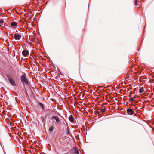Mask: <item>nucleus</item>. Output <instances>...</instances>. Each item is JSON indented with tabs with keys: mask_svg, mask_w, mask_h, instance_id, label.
<instances>
[{
	"mask_svg": "<svg viewBox=\"0 0 154 154\" xmlns=\"http://www.w3.org/2000/svg\"><path fill=\"white\" fill-rule=\"evenodd\" d=\"M143 88H140L139 91L140 93H143Z\"/></svg>",
	"mask_w": 154,
	"mask_h": 154,
	"instance_id": "12",
	"label": "nucleus"
},
{
	"mask_svg": "<svg viewBox=\"0 0 154 154\" xmlns=\"http://www.w3.org/2000/svg\"><path fill=\"white\" fill-rule=\"evenodd\" d=\"M137 0H135V5H137Z\"/></svg>",
	"mask_w": 154,
	"mask_h": 154,
	"instance_id": "18",
	"label": "nucleus"
},
{
	"mask_svg": "<svg viewBox=\"0 0 154 154\" xmlns=\"http://www.w3.org/2000/svg\"><path fill=\"white\" fill-rule=\"evenodd\" d=\"M96 113L97 114H99V112H96Z\"/></svg>",
	"mask_w": 154,
	"mask_h": 154,
	"instance_id": "19",
	"label": "nucleus"
},
{
	"mask_svg": "<svg viewBox=\"0 0 154 154\" xmlns=\"http://www.w3.org/2000/svg\"><path fill=\"white\" fill-rule=\"evenodd\" d=\"M105 109L106 110V109L105 108V109H103L101 110V112H105Z\"/></svg>",
	"mask_w": 154,
	"mask_h": 154,
	"instance_id": "17",
	"label": "nucleus"
},
{
	"mask_svg": "<svg viewBox=\"0 0 154 154\" xmlns=\"http://www.w3.org/2000/svg\"><path fill=\"white\" fill-rule=\"evenodd\" d=\"M73 149L74 151V152L76 154L79 153V151L77 148H74Z\"/></svg>",
	"mask_w": 154,
	"mask_h": 154,
	"instance_id": "10",
	"label": "nucleus"
},
{
	"mask_svg": "<svg viewBox=\"0 0 154 154\" xmlns=\"http://www.w3.org/2000/svg\"><path fill=\"white\" fill-rule=\"evenodd\" d=\"M33 59H34V60H35V58H34Z\"/></svg>",
	"mask_w": 154,
	"mask_h": 154,
	"instance_id": "21",
	"label": "nucleus"
},
{
	"mask_svg": "<svg viewBox=\"0 0 154 154\" xmlns=\"http://www.w3.org/2000/svg\"><path fill=\"white\" fill-rule=\"evenodd\" d=\"M21 36L18 33H16L14 35V38L16 40H18L20 39Z\"/></svg>",
	"mask_w": 154,
	"mask_h": 154,
	"instance_id": "4",
	"label": "nucleus"
},
{
	"mask_svg": "<svg viewBox=\"0 0 154 154\" xmlns=\"http://www.w3.org/2000/svg\"><path fill=\"white\" fill-rule=\"evenodd\" d=\"M4 23V21L2 20H0V25H3Z\"/></svg>",
	"mask_w": 154,
	"mask_h": 154,
	"instance_id": "14",
	"label": "nucleus"
},
{
	"mask_svg": "<svg viewBox=\"0 0 154 154\" xmlns=\"http://www.w3.org/2000/svg\"><path fill=\"white\" fill-rule=\"evenodd\" d=\"M11 27L12 28H16L17 26V23L16 22L14 21L11 23Z\"/></svg>",
	"mask_w": 154,
	"mask_h": 154,
	"instance_id": "5",
	"label": "nucleus"
},
{
	"mask_svg": "<svg viewBox=\"0 0 154 154\" xmlns=\"http://www.w3.org/2000/svg\"><path fill=\"white\" fill-rule=\"evenodd\" d=\"M127 112L129 115H133L134 112L131 109H128L127 110Z\"/></svg>",
	"mask_w": 154,
	"mask_h": 154,
	"instance_id": "7",
	"label": "nucleus"
},
{
	"mask_svg": "<svg viewBox=\"0 0 154 154\" xmlns=\"http://www.w3.org/2000/svg\"><path fill=\"white\" fill-rule=\"evenodd\" d=\"M21 80L23 85L28 84V81L26 77L24 75H22L21 76Z\"/></svg>",
	"mask_w": 154,
	"mask_h": 154,
	"instance_id": "1",
	"label": "nucleus"
},
{
	"mask_svg": "<svg viewBox=\"0 0 154 154\" xmlns=\"http://www.w3.org/2000/svg\"><path fill=\"white\" fill-rule=\"evenodd\" d=\"M9 81L10 83L13 86H15L16 84L15 82V81L13 79V78H9Z\"/></svg>",
	"mask_w": 154,
	"mask_h": 154,
	"instance_id": "6",
	"label": "nucleus"
},
{
	"mask_svg": "<svg viewBox=\"0 0 154 154\" xmlns=\"http://www.w3.org/2000/svg\"><path fill=\"white\" fill-rule=\"evenodd\" d=\"M27 58H26V60H27Z\"/></svg>",
	"mask_w": 154,
	"mask_h": 154,
	"instance_id": "23",
	"label": "nucleus"
},
{
	"mask_svg": "<svg viewBox=\"0 0 154 154\" xmlns=\"http://www.w3.org/2000/svg\"><path fill=\"white\" fill-rule=\"evenodd\" d=\"M129 100L131 102H133L134 101V99L132 97H131L129 99Z\"/></svg>",
	"mask_w": 154,
	"mask_h": 154,
	"instance_id": "16",
	"label": "nucleus"
},
{
	"mask_svg": "<svg viewBox=\"0 0 154 154\" xmlns=\"http://www.w3.org/2000/svg\"><path fill=\"white\" fill-rule=\"evenodd\" d=\"M7 77L8 78V79H9V78H12V77H11V76L9 74H8L7 75Z\"/></svg>",
	"mask_w": 154,
	"mask_h": 154,
	"instance_id": "15",
	"label": "nucleus"
},
{
	"mask_svg": "<svg viewBox=\"0 0 154 154\" xmlns=\"http://www.w3.org/2000/svg\"><path fill=\"white\" fill-rule=\"evenodd\" d=\"M39 106L41 107V108L43 110H44L45 109V105L42 104V103L41 102H39Z\"/></svg>",
	"mask_w": 154,
	"mask_h": 154,
	"instance_id": "9",
	"label": "nucleus"
},
{
	"mask_svg": "<svg viewBox=\"0 0 154 154\" xmlns=\"http://www.w3.org/2000/svg\"><path fill=\"white\" fill-rule=\"evenodd\" d=\"M27 58H26V60H27Z\"/></svg>",
	"mask_w": 154,
	"mask_h": 154,
	"instance_id": "22",
	"label": "nucleus"
},
{
	"mask_svg": "<svg viewBox=\"0 0 154 154\" xmlns=\"http://www.w3.org/2000/svg\"><path fill=\"white\" fill-rule=\"evenodd\" d=\"M69 119L71 122H73L74 121V119L72 115H70L69 116Z\"/></svg>",
	"mask_w": 154,
	"mask_h": 154,
	"instance_id": "8",
	"label": "nucleus"
},
{
	"mask_svg": "<svg viewBox=\"0 0 154 154\" xmlns=\"http://www.w3.org/2000/svg\"><path fill=\"white\" fill-rule=\"evenodd\" d=\"M41 119L42 120V122L43 123H44V121L45 119V118L44 116H42L41 117Z\"/></svg>",
	"mask_w": 154,
	"mask_h": 154,
	"instance_id": "11",
	"label": "nucleus"
},
{
	"mask_svg": "<svg viewBox=\"0 0 154 154\" xmlns=\"http://www.w3.org/2000/svg\"><path fill=\"white\" fill-rule=\"evenodd\" d=\"M22 54L24 57H27L29 55V52L27 50H24L23 51Z\"/></svg>",
	"mask_w": 154,
	"mask_h": 154,
	"instance_id": "2",
	"label": "nucleus"
},
{
	"mask_svg": "<svg viewBox=\"0 0 154 154\" xmlns=\"http://www.w3.org/2000/svg\"><path fill=\"white\" fill-rule=\"evenodd\" d=\"M12 35V36L13 37V35Z\"/></svg>",
	"mask_w": 154,
	"mask_h": 154,
	"instance_id": "20",
	"label": "nucleus"
},
{
	"mask_svg": "<svg viewBox=\"0 0 154 154\" xmlns=\"http://www.w3.org/2000/svg\"><path fill=\"white\" fill-rule=\"evenodd\" d=\"M53 129L54 127L53 126H51L50 127L49 129V131H53Z\"/></svg>",
	"mask_w": 154,
	"mask_h": 154,
	"instance_id": "13",
	"label": "nucleus"
},
{
	"mask_svg": "<svg viewBox=\"0 0 154 154\" xmlns=\"http://www.w3.org/2000/svg\"><path fill=\"white\" fill-rule=\"evenodd\" d=\"M52 119H54L56 121V123L57 124H60L61 123V122L59 120L58 117L57 116H53L52 117Z\"/></svg>",
	"mask_w": 154,
	"mask_h": 154,
	"instance_id": "3",
	"label": "nucleus"
}]
</instances>
